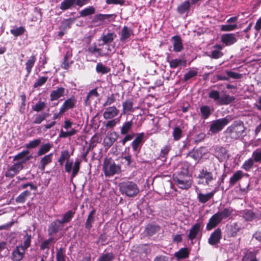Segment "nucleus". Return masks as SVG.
I'll use <instances>...</instances> for the list:
<instances>
[{"label":"nucleus","mask_w":261,"mask_h":261,"mask_svg":"<svg viewBox=\"0 0 261 261\" xmlns=\"http://www.w3.org/2000/svg\"><path fill=\"white\" fill-rule=\"evenodd\" d=\"M189 166L188 164H184L179 171L173 175V180L178 187L182 190H188L191 187L192 180L189 171Z\"/></svg>","instance_id":"nucleus-1"},{"label":"nucleus","mask_w":261,"mask_h":261,"mask_svg":"<svg viewBox=\"0 0 261 261\" xmlns=\"http://www.w3.org/2000/svg\"><path fill=\"white\" fill-rule=\"evenodd\" d=\"M245 127L243 121L241 120L235 121L228 126L225 131L227 138L233 140H237L245 132Z\"/></svg>","instance_id":"nucleus-2"},{"label":"nucleus","mask_w":261,"mask_h":261,"mask_svg":"<svg viewBox=\"0 0 261 261\" xmlns=\"http://www.w3.org/2000/svg\"><path fill=\"white\" fill-rule=\"evenodd\" d=\"M120 192L129 197H133L137 195L139 189L137 185L132 181H124L119 184Z\"/></svg>","instance_id":"nucleus-3"},{"label":"nucleus","mask_w":261,"mask_h":261,"mask_svg":"<svg viewBox=\"0 0 261 261\" xmlns=\"http://www.w3.org/2000/svg\"><path fill=\"white\" fill-rule=\"evenodd\" d=\"M102 171L107 177L112 176L121 172V167L116 165L111 158H106L102 165Z\"/></svg>","instance_id":"nucleus-4"},{"label":"nucleus","mask_w":261,"mask_h":261,"mask_svg":"<svg viewBox=\"0 0 261 261\" xmlns=\"http://www.w3.org/2000/svg\"><path fill=\"white\" fill-rule=\"evenodd\" d=\"M30 159V157L27 158L23 161L17 162L9 167L5 173L6 177L13 178L18 174L23 168V164Z\"/></svg>","instance_id":"nucleus-5"},{"label":"nucleus","mask_w":261,"mask_h":261,"mask_svg":"<svg viewBox=\"0 0 261 261\" xmlns=\"http://www.w3.org/2000/svg\"><path fill=\"white\" fill-rule=\"evenodd\" d=\"M229 122L228 119L226 117L215 120L212 121L210 125L209 132L213 134H216L221 132Z\"/></svg>","instance_id":"nucleus-6"},{"label":"nucleus","mask_w":261,"mask_h":261,"mask_svg":"<svg viewBox=\"0 0 261 261\" xmlns=\"http://www.w3.org/2000/svg\"><path fill=\"white\" fill-rule=\"evenodd\" d=\"M81 162V160L76 159L74 162L72 168L73 161L70 160L66 161L65 165V170L67 173H70L72 171L71 175L72 179L77 175L80 169Z\"/></svg>","instance_id":"nucleus-7"},{"label":"nucleus","mask_w":261,"mask_h":261,"mask_svg":"<svg viewBox=\"0 0 261 261\" xmlns=\"http://www.w3.org/2000/svg\"><path fill=\"white\" fill-rule=\"evenodd\" d=\"M64 225L60 221V219H56L52 221L48 226V235L53 237L60 231H61Z\"/></svg>","instance_id":"nucleus-8"},{"label":"nucleus","mask_w":261,"mask_h":261,"mask_svg":"<svg viewBox=\"0 0 261 261\" xmlns=\"http://www.w3.org/2000/svg\"><path fill=\"white\" fill-rule=\"evenodd\" d=\"M77 100L74 96L66 99L60 108V114H64L69 110L73 109L75 107Z\"/></svg>","instance_id":"nucleus-9"},{"label":"nucleus","mask_w":261,"mask_h":261,"mask_svg":"<svg viewBox=\"0 0 261 261\" xmlns=\"http://www.w3.org/2000/svg\"><path fill=\"white\" fill-rule=\"evenodd\" d=\"M26 250L21 246H16L12 252L11 259L12 261L21 260L24 256Z\"/></svg>","instance_id":"nucleus-10"},{"label":"nucleus","mask_w":261,"mask_h":261,"mask_svg":"<svg viewBox=\"0 0 261 261\" xmlns=\"http://www.w3.org/2000/svg\"><path fill=\"white\" fill-rule=\"evenodd\" d=\"M200 179H205V185L209 186L210 183L215 179L213 173L208 171L206 168H203L199 170V173L197 176Z\"/></svg>","instance_id":"nucleus-11"},{"label":"nucleus","mask_w":261,"mask_h":261,"mask_svg":"<svg viewBox=\"0 0 261 261\" xmlns=\"http://www.w3.org/2000/svg\"><path fill=\"white\" fill-rule=\"evenodd\" d=\"M116 16L115 14H96L93 16L91 22L95 26H99L103 24L105 20L109 19L112 17L115 18Z\"/></svg>","instance_id":"nucleus-12"},{"label":"nucleus","mask_w":261,"mask_h":261,"mask_svg":"<svg viewBox=\"0 0 261 261\" xmlns=\"http://www.w3.org/2000/svg\"><path fill=\"white\" fill-rule=\"evenodd\" d=\"M136 137L132 142L131 145L133 151H140L141 147L144 142V133H141L136 134Z\"/></svg>","instance_id":"nucleus-13"},{"label":"nucleus","mask_w":261,"mask_h":261,"mask_svg":"<svg viewBox=\"0 0 261 261\" xmlns=\"http://www.w3.org/2000/svg\"><path fill=\"white\" fill-rule=\"evenodd\" d=\"M119 110L114 106L109 107L105 109L103 113V118L106 120L112 119L117 116Z\"/></svg>","instance_id":"nucleus-14"},{"label":"nucleus","mask_w":261,"mask_h":261,"mask_svg":"<svg viewBox=\"0 0 261 261\" xmlns=\"http://www.w3.org/2000/svg\"><path fill=\"white\" fill-rule=\"evenodd\" d=\"M221 238V230L220 228H217L210 235L208 242L211 245H215L220 242Z\"/></svg>","instance_id":"nucleus-15"},{"label":"nucleus","mask_w":261,"mask_h":261,"mask_svg":"<svg viewBox=\"0 0 261 261\" xmlns=\"http://www.w3.org/2000/svg\"><path fill=\"white\" fill-rule=\"evenodd\" d=\"M65 88L62 87H57L56 89L52 90L49 95L50 100L55 101L64 96L65 95Z\"/></svg>","instance_id":"nucleus-16"},{"label":"nucleus","mask_w":261,"mask_h":261,"mask_svg":"<svg viewBox=\"0 0 261 261\" xmlns=\"http://www.w3.org/2000/svg\"><path fill=\"white\" fill-rule=\"evenodd\" d=\"M117 37L116 34L114 32H108L107 34H103L100 37V40L102 41V44H99V46L103 45L109 44L113 42L114 40Z\"/></svg>","instance_id":"nucleus-17"},{"label":"nucleus","mask_w":261,"mask_h":261,"mask_svg":"<svg viewBox=\"0 0 261 261\" xmlns=\"http://www.w3.org/2000/svg\"><path fill=\"white\" fill-rule=\"evenodd\" d=\"M171 40L175 52H180L184 49L182 40L179 36L175 35L172 37Z\"/></svg>","instance_id":"nucleus-18"},{"label":"nucleus","mask_w":261,"mask_h":261,"mask_svg":"<svg viewBox=\"0 0 261 261\" xmlns=\"http://www.w3.org/2000/svg\"><path fill=\"white\" fill-rule=\"evenodd\" d=\"M119 137V135L116 132L114 131L111 133L104 139L105 146L110 148L113 145Z\"/></svg>","instance_id":"nucleus-19"},{"label":"nucleus","mask_w":261,"mask_h":261,"mask_svg":"<svg viewBox=\"0 0 261 261\" xmlns=\"http://www.w3.org/2000/svg\"><path fill=\"white\" fill-rule=\"evenodd\" d=\"M161 230V227L156 224H149L146 225L145 229V233L147 236L151 237Z\"/></svg>","instance_id":"nucleus-20"},{"label":"nucleus","mask_w":261,"mask_h":261,"mask_svg":"<svg viewBox=\"0 0 261 261\" xmlns=\"http://www.w3.org/2000/svg\"><path fill=\"white\" fill-rule=\"evenodd\" d=\"M242 229L241 224L238 222H233L229 227L227 230L228 236L230 237H236L238 232Z\"/></svg>","instance_id":"nucleus-21"},{"label":"nucleus","mask_w":261,"mask_h":261,"mask_svg":"<svg viewBox=\"0 0 261 261\" xmlns=\"http://www.w3.org/2000/svg\"><path fill=\"white\" fill-rule=\"evenodd\" d=\"M201 229V224L199 223H196L193 225L189 230L188 235V239L192 241L195 239Z\"/></svg>","instance_id":"nucleus-22"},{"label":"nucleus","mask_w":261,"mask_h":261,"mask_svg":"<svg viewBox=\"0 0 261 261\" xmlns=\"http://www.w3.org/2000/svg\"><path fill=\"white\" fill-rule=\"evenodd\" d=\"M233 212V209L231 207H225L221 211H219L216 213L217 216L222 221L223 219H226L229 217Z\"/></svg>","instance_id":"nucleus-23"},{"label":"nucleus","mask_w":261,"mask_h":261,"mask_svg":"<svg viewBox=\"0 0 261 261\" xmlns=\"http://www.w3.org/2000/svg\"><path fill=\"white\" fill-rule=\"evenodd\" d=\"M221 222V221L215 213L209 219L206 226V230H211L213 229L220 223Z\"/></svg>","instance_id":"nucleus-24"},{"label":"nucleus","mask_w":261,"mask_h":261,"mask_svg":"<svg viewBox=\"0 0 261 261\" xmlns=\"http://www.w3.org/2000/svg\"><path fill=\"white\" fill-rule=\"evenodd\" d=\"M237 41L233 34H226L221 36V41L226 46L231 45Z\"/></svg>","instance_id":"nucleus-25"},{"label":"nucleus","mask_w":261,"mask_h":261,"mask_svg":"<svg viewBox=\"0 0 261 261\" xmlns=\"http://www.w3.org/2000/svg\"><path fill=\"white\" fill-rule=\"evenodd\" d=\"M36 60L37 59L36 55L33 54L26 61L25 63V69L27 72V74L25 75L26 77H28L31 73L32 68L34 67Z\"/></svg>","instance_id":"nucleus-26"},{"label":"nucleus","mask_w":261,"mask_h":261,"mask_svg":"<svg viewBox=\"0 0 261 261\" xmlns=\"http://www.w3.org/2000/svg\"><path fill=\"white\" fill-rule=\"evenodd\" d=\"M53 153H50L47 155H44L41 159L39 162V168L42 171L45 170V167L50 163L53 160Z\"/></svg>","instance_id":"nucleus-27"},{"label":"nucleus","mask_w":261,"mask_h":261,"mask_svg":"<svg viewBox=\"0 0 261 261\" xmlns=\"http://www.w3.org/2000/svg\"><path fill=\"white\" fill-rule=\"evenodd\" d=\"M134 102L133 99H127L122 103V114L134 112Z\"/></svg>","instance_id":"nucleus-28"},{"label":"nucleus","mask_w":261,"mask_h":261,"mask_svg":"<svg viewBox=\"0 0 261 261\" xmlns=\"http://www.w3.org/2000/svg\"><path fill=\"white\" fill-rule=\"evenodd\" d=\"M190 253V249L187 247L180 248L174 254V256L177 260L186 259L189 257Z\"/></svg>","instance_id":"nucleus-29"},{"label":"nucleus","mask_w":261,"mask_h":261,"mask_svg":"<svg viewBox=\"0 0 261 261\" xmlns=\"http://www.w3.org/2000/svg\"><path fill=\"white\" fill-rule=\"evenodd\" d=\"M133 31L128 28L127 26H124L121 30V32L120 34V40L123 42L127 40L131 35H133Z\"/></svg>","instance_id":"nucleus-30"},{"label":"nucleus","mask_w":261,"mask_h":261,"mask_svg":"<svg viewBox=\"0 0 261 261\" xmlns=\"http://www.w3.org/2000/svg\"><path fill=\"white\" fill-rule=\"evenodd\" d=\"M245 175H247V174H245ZM244 175L245 174L242 170H238L230 177L229 180V187H232L235 185Z\"/></svg>","instance_id":"nucleus-31"},{"label":"nucleus","mask_w":261,"mask_h":261,"mask_svg":"<svg viewBox=\"0 0 261 261\" xmlns=\"http://www.w3.org/2000/svg\"><path fill=\"white\" fill-rule=\"evenodd\" d=\"M95 213V210L93 208L92 210L89 214L86 219L85 226V228L87 229H88L89 230H90L91 228L92 227L93 224L94 223Z\"/></svg>","instance_id":"nucleus-32"},{"label":"nucleus","mask_w":261,"mask_h":261,"mask_svg":"<svg viewBox=\"0 0 261 261\" xmlns=\"http://www.w3.org/2000/svg\"><path fill=\"white\" fill-rule=\"evenodd\" d=\"M133 127V120L126 121L120 127V134L121 135H126L129 133L132 129Z\"/></svg>","instance_id":"nucleus-33"},{"label":"nucleus","mask_w":261,"mask_h":261,"mask_svg":"<svg viewBox=\"0 0 261 261\" xmlns=\"http://www.w3.org/2000/svg\"><path fill=\"white\" fill-rule=\"evenodd\" d=\"M75 17L65 19L61 22V24L59 27V29L63 31H66L71 28L72 25L76 20Z\"/></svg>","instance_id":"nucleus-34"},{"label":"nucleus","mask_w":261,"mask_h":261,"mask_svg":"<svg viewBox=\"0 0 261 261\" xmlns=\"http://www.w3.org/2000/svg\"><path fill=\"white\" fill-rule=\"evenodd\" d=\"M216 191L214 190L206 194H204L201 193H199L197 196L199 202L201 203H205L213 197Z\"/></svg>","instance_id":"nucleus-35"},{"label":"nucleus","mask_w":261,"mask_h":261,"mask_svg":"<svg viewBox=\"0 0 261 261\" xmlns=\"http://www.w3.org/2000/svg\"><path fill=\"white\" fill-rule=\"evenodd\" d=\"M89 54L91 55H95L97 54L98 56L103 57L104 54H103V50L101 48L97 47L95 43H94L92 45L89 46L86 49Z\"/></svg>","instance_id":"nucleus-36"},{"label":"nucleus","mask_w":261,"mask_h":261,"mask_svg":"<svg viewBox=\"0 0 261 261\" xmlns=\"http://www.w3.org/2000/svg\"><path fill=\"white\" fill-rule=\"evenodd\" d=\"M75 213V211L69 210L64 213L62 216V219L60 221L64 225V224L70 222L73 218Z\"/></svg>","instance_id":"nucleus-37"},{"label":"nucleus","mask_w":261,"mask_h":261,"mask_svg":"<svg viewBox=\"0 0 261 261\" xmlns=\"http://www.w3.org/2000/svg\"><path fill=\"white\" fill-rule=\"evenodd\" d=\"M200 111L202 118L204 119H207L212 115L213 110H211L210 106L204 105L200 108Z\"/></svg>","instance_id":"nucleus-38"},{"label":"nucleus","mask_w":261,"mask_h":261,"mask_svg":"<svg viewBox=\"0 0 261 261\" xmlns=\"http://www.w3.org/2000/svg\"><path fill=\"white\" fill-rule=\"evenodd\" d=\"M191 7L189 1H186L181 3L177 8V11L180 14H183L188 11Z\"/></svg>","instance_id":"nucleus-39"},{"label":"nucleus","mask_w":261,"mask_h":261,"mask_svg":"<svg viewBox=\"0 0 261 261\" xmlns=\"http://www.w3.org/2000/svg\"><path fill=\"white\" fill-rule=\"evenodd\" d=\"M95 70L97 73L101 74H105L108 73L111 69L110 67L103 65L102 63L99 62L96 64Z\"/></svg>","instance_id":"nucleus-40"},{"label":"nucleus","mask_w":261,"mask_h":261,"mask_svg":"<svg viewBox=\"0 0 261 261\" xmlns=\"http://www.w3.org/2000/svg\"><path fill=\"white\" fill-rule=\"evenodd\" d=\"M25 234L23 237V244H19V245L22 246L23 248L27 250L31 246L32 241L31 234H29L27 231H24Z\"/></svg>","instance_id":"nucleus-41"},{"label":"nucleus","mask_w":261,"mask_h":261,"mask_svg":"<svg viewBox=\"0 0 261 261\" xmlns=\"http://www.w3.org/2000/svg\"><path fill=\"white\" fill-rule=\"evenodd\" d=\"M235 100V97L229 95H225L220 97L219 101V105H227L232 102Z\"/></svg>","instance_id":"nucleus-42"},{"label":"nucleus","mask_w":261,"mask_h":261,"mask_svg":"<svg viewBox=\"0 0 261 261\" xmlns=\"http://www.w3.org/2000/svg\"><path fill=\"white\" fill-rule=\"evenodd\" d=\"M167 61L169 63L170 67L171 68H176L180 65L185 66L186 65V61L180 59H175L169 61V57H167Z\"/></svg>","instance_id":"nucleus-43"},{"label":"nucleus","mask_w":261,"mask_h":261,"mask_svg":"<svg viewBox=\"0 0 261 261\" xmlns=\"http://www.w3.org/2000/svg\"><path fill=\"white\" fill-rule=\"evenodd\" d=\"M171 149V146L170 144L165 145L161 150L159 158L162 161H166L167 156Z\"/></svg>","instance_id":"nucleus-44"},{"label":"nucleus","mask_w":261,"mask_h":261,"mask_svg":"<svg viewBox=\"0 0 261 261\" xmlns=\"http://www.w3.org/2000/svg\"><path fill=\"white\" fill-rule=\"evenodd\" d=\"M66 249L65 248L61 247L56 249V260L66 261Z\"/></svg>","instance_id":"nucleus-45"},{"label":"nucleus","mask_w":261,"mask_h":261,"mask_svg":"<svg viewBox=\"0 0 261 261\" xmlns=\"http://www.w3.org/2000/svg\"><path fill=\"white\" fill-rule=\"evenodd\" d=\"M95 12V9L93 6H89L80 12V17H85L93 15Z\"/></svg>","instance_id":"nucleus-46"},{"label":"nucleus","mask_w":261,"mask_h":261,"mask_svg":"<svg viewBox=\"0 0 261 261\" xmlns=\"http://www.w3.org/2000/svg\"><path fill=\"white\" fill-rule=\"evenodd\" d=\"M75 5V0H64L61 2L60 9L65 11L71 9Z\"/></svg>","instance_id":"nucleus-47"},{"label":"nucleus","mask_w":261,"mask_h":261,"mask_svg":"<svg viewBox=\"0 0 261 261\" xmlns=\"http://www.w3.org/2000/svg\"><path fill=\"white\" fill-rule=\"evenodd\" d=\"M243 217L246 221H252L256 218V214L251 210H246L243 214Z\"/></svg>","instance_id":"nucleus-48"},{"label":"nucleus","mask_w":261,"mask_h":261,"mask_svg":"<svg viewBox=\"0 0 261 261\" xmlns=\"http://www.w3.org/2000/svg\"><path fill=\"white\" fill-rule=\"evenodd\" d=\"M31 192L25 190L20 193L16 198V202L19 203H23L25 202L28 196L31 195Z\"/></svg>","instance_id":"nucleus-49"},{"label":"nucleus","mask_w":261,"mask_h":261,"mask_svg":"<svg viewBox=\"0 0 261 261\" xmlns=\"http://www.w3.org/2000/svg\"><path fill=\"white\" fill-rule=\"evenodd\" d=\"M255 251H247L242 258V261H258Z\"/></svg>","instance_id":"nucleus-50"},{"label":"nucleus","mask_w":261,"mask_h":261,"mask_svg":"<svg viewBox=\"0 0 261 261\" xmlns=\"http://www.w3.org/2000/svg\"><path fill=\"white\" fill-rule=\"evenodd\" d=\"M52 144H51L50 143L42 144L37 152V155L38 156H41L45 154L50 150Z\"/></svg>","instance_id":"nucleus-51"},{"label":"nucleus","mask_w":261,"mask_h":261,"mask_svg":"<svg viewBox=\"0 0 261 261\" xmlns=\"http://www.w3.org/2000/svg\"><path fill=\"white\" fill-rule=\"evenodd\" d=\"M70 158V154L68 150H63L61 152L60 156L58 160V162L59 164L62 166L63 165L64 162L65 160L69 161V159Z\"/></svg>","instance_id":"nucleus-52"},{"label":"nucleus","mask_w":261,"mask_h":261,"mask_svg":"<svg viewBox=\"0 0 261 261\" xmlns=\"http://www.w3.org/2000/svg\"><path fill=\"white\" fill-rule=\"evenodd\" d=\"M172 136L175 141H177L182 138V130L179 126H177L173 128Z\"/></svg>","instance_id":"nucleus-53"},{"label":"nucleus","mask_w":261,"mask_h":261,"mask_svg":"<svg viewBox=\"0 0 261 261\" xmlns=\"http://www.w3.org/2000/svg\"><path fill=\"white\" fill-rule=\"evenodd\" d=\"M255 162L252 158L246 160L241 166V168L246 171H249L253 167Z\"/></svg>","instance_id":"nucleus-54"},{"label":"nucleus","mask_w":261,"mask_h":261,"mask_svg":"<svg viewBox=\"0 0 261 261\" xmlns=\"http://www.w3.org/2000/svg\"><path fill=\"white\" fill-rule=\"evenodd\" d=\"M252 159L255 163H261V148H258L253 151Z\"/></svg>","instance_id":"nucleus-55"},{"label":"nucleus","mask_w":261,"mask_h":261,"mask_svg":"<svg viewBox=\"0 0 261 261\" xmlns=\"http://www.w3.org/2000/svg\"><path fill=\"white\" fill-rule=\"evenodd\" d=\"M45 107V102L39 100L34 106H32V110L35 112H39L44 110Z\"/></svg>","instance_id":"nucleus-56"},{"label":"nucleus","mask_w":261,"mask_h":261,"mask_svg":"<svg viewBox=\"0 0 261 261\" xmlns=\"http://www.w3.org/2000/svg\"><path fill=\"white\" fill-rule=\"evenodd\" d=\"M115 257L113 252L107 253L102 254L98 258L99 261H112Z\"/></svg>","instance_id":"nucleus-57"},{"label":"nucleus","mask_w":261,"mask_h":261,"mask_svg":"<svg viewBox=\"0 0 261 261\" xmlns=\"http://www.w3.org/2000/svg\"><path fill=\"white\" fill-rule=\"evenodd\" d=\"M77 132V130L74 128H72L71 130L68 132H64L61 129L59 134V137L61 138H66L74 135Z\"/></svg>","instance_id":"nucleus-58"},{"label":"nucleus","mask_w":261,"mask_h":261,"mask_svg":"<svg viewBox=\"0 0 261 261\" xmlns=\"http://www.w3.org/2000/svg\"><path fill=\"white\" fill-rule=\"evenodd\" d=\"M29 153V151L28 150H23L16 155H15L13 158V161H21L24 160L27 157L26 156Z\"/></svg>","instance_id":"nucleus-59"},{"label":"nucleus","mask_w":261,"mask_h":261,"mask_svg":"<svg viewBox=\"0 0 261 261\" xmlns=\"http://www.w3.org/2000/svg\"><path fill=\"white\" fill-rule=\"evenodd\" d=\"M25 31V28L24 27L21 26L15 29H11L10 30V33L15 37H17L23 34Z\"/></svg>","instance_id":"nucleus-60"},{"label":"nucleus","mask_w":261,"mask_h":261,"mask_svg":"<svg viewBox=\"0 0 261 261\" xmlns=\"http://www.w3.org/2000/svg\"><path fill=\"white\" fill-rule=\"evenodd\" d=\"M47 116L48 114L46 113H43L37 115L34 119L33 123L37 124H40L43 120L45 119Z\"/></svg>","instance_id":"nucleus-61"},{"label":"nucleus","mask_w":261,"mask_h":261,"mask_svg":"<svg viewBox=\"0 0 261 261\" xmlns=\"http://www.w3.org/2000/svg\"><path fill=\"white\" fill-rule=\"evenodd\" d=\"M188 155L191 157L195 161H198L201 158V154L198 149H193L189 151Z\"/></svg>","instance_id":"nucleus-62"},{"label":"nucleus","mask_w":261,"mask_h":261,"mask_svg":"<svg viewBox=\"0 0 261 261\" xmlns=\"http://www.w3.org/2000/svg\"><path fill=\"white\" fill-rule=\"evenodd\" d=\"M48 77L47 76H41L38 79L33 85L34 88L42 86L47 82Z\"/></svg>","instance_id":"nucleus-63"},{"label":"nucleus","mask_w":261,"mask_h":261,"mask_svg":"<svg viewBox=\"0 0 261 261\" xmlns=\"http://www.w3.org/2000/svg\"><path fill=\"white\" fill-rule=\"evenodd\" d=\"M198 72L196 70H190L187 73L184 74L183 81L187 82L190 79L197 76Z\"/></svg>","instance_id":"nucleus-64"}]
</instances>
